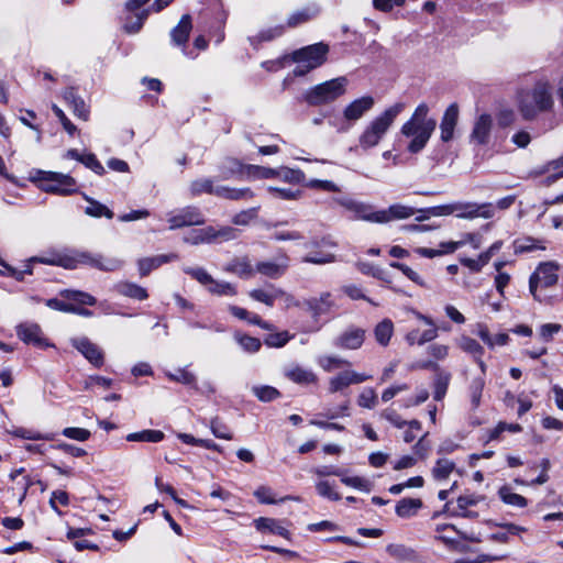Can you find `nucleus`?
<instances>
[{
  "mask_svg": "<svg viewBox=\"0 0 563 563\" xmlns=\"http://www.w3.org/2000/svg\"><path fill=\"white\" fill-rule=\"evenodd\" d=\"M429 107L426 103H420L411 118L401 126V133L410 137L408 151L410 153H419L424 148L432 133L435 130L437 121L429 118Z\"/></svg>",
  "mask_w": 563,
  "mask_h": 563,
  "instance_id": "obj_1",
  "label": "nucleus"
},
{
  "mask_svg": "<svg viewBox=\"0 0 563 563\" xmlns=\"http://www.w3.org/2000/svg\"><path fill=\"white\" fill-rule=\"evenodd\" d=\"M553 98L548 81L540 80L527 90H522L518 99V108L525 120H533L538 114L551 110Z\"/></svg>",
  "mask_w": 563,
  "mask_h": 563,
  "instance_id": "obj_2",
  "label": "nucleus"
},
{
  "mask_svg": "<svg viewBox=\"0 0 563 563\" xmlns=\"http://www.w3.org/2000/svg\"><path fill=\"white\" fill-rule=\"evenodd\" d=\"M405 109V103L397 102L387 108L382 114L375 118L358 137V144L363 150L376 146L388 129L391 126L398 114Z\"/></svg>",
  "mask_w": 563,
  "mask_h": 563,
  "instance_id": "obj_3",
  "label": "nucleus"
},
{
  "mask_svg": "<svg viewBox=\"0 0 563 563\" xmlns=\"http://www.w3.org/2000/svg\"><path fill=\"white\" fill-rule=\"evenodd\" d=\"M346 85L343 76L327 80L306 90L302 100L310 107L329 104L345 93Z\"/></svg>",
  "mask_w": 563,
  "mask_h": 563,
  "instance_id": "obj_4",
  "label": "nucleus"
},
{
  "mask_svg": "<svg viewBox=\"0 0 563 563\" xmlns=\"http://www.w3.org/2000/svg\"><path fill=\"white\" fill-rule=\"evenodd\" d=\"M516 201L515 196H507L497 201L496 205L493 202L477 203V202H454L443 206L415 208L395 203L388 207L386 211H479L481 209L497 208L500 210L509 209Z\"/></svg>",
  "mask_w": 563,
  "mask_h": 563,
  "instance_id": "obj_5",
  "label": "nucleus"
},
{
  "mask_svg": "<svg viewBox=\"0 0 563 563\" xmlns=\"http://www.w3.org/2000/svg\"><path fill=\"white\" fill-rule=\"evenodd\" d=\"M32 179L46 192L70 195L78 189L75 178L63 173L36 169Z\"/></svg>",
  "mask_w": 563,
  "mask_h": 563,
  "instance_id": "obj_6",
  "label": "nucleus"
},
{
  "mask_svg": "<svg viewBox=\"0 0 563 563\" xmlns=\"http://www.w3.org/2000/svg\"><path fill=\"white\" fill-rule=\"evenodd\" d=\"M190 191L195 196L206 192L229 200H240L251 196V192L247 188L238 189L225 186H214L211 178H200L194 180L190 184Z\"/></svg>",
  "mask_w": 563,
  "mask_h": 563,
  "instance_id": "obj_7",
  "label": "nucleus"
},
{
  "mask_svg": "<svg viewBox=\"0 0 563 563\" xmlns=\"http://www.w3.org/2000/svg\"><path fill=\"white\" fill-rule=\"evenodd\" d=\"M374 106V98L364 96L349 103L343 111V120L340 123L330 122L338 132H347L353 122L360 120Z\"/></svg>",
  "mask_w": 563,
  "mask_h": 563,
  "instance_id": "obj_8",
  "label": "nucleus"
},
{
  "mask_svg": "<svg viewBox=\"0 0 563 563\" xmlns=\"http://www.w3.org/2000/svg\"><path fill=\"white\" fill-rule=\"evenodd\" d=\"M558 266L553 262L541 263L529 278V290L536 300L541 301L538 288L552 287L558 283Z\"/></svg>",
  "mask_w": 563,
  "mask_h": 563,
  "instance_id": "obj_9",
  "label": "nucleus"
},
{
  "mask_svg": "<svg viewBox=\"0 0 563 563\" xmlns=\"http://www.w3.org/2000/svg\"><path fill=\"white\" fill-rule=\"evenodd\" d=\"M328 52L329 46L320 42L295 51L291 54V59L295 63H305L312 68H317L325 62Z\"/></svg>",
  "mask_w": 563,
  "mask_h": 563,
  "instance_id": "obj_10",
  "label": "nucleus"
},
{
  "mask_svg": "<svg viewBox=\"0 0 563 563\" xmlns=\"http://www.w3.org/2000/svg\"><path fill=\"white\" fill-rule=\"evenodd\" d=\"M70 343L95 367H101L104 364L102 349L87 336L73 338Z\"/></svg>",
  "mask_w": 563,
  "mask_h": 563,
  "instance_id": "obj_11",
  "label": "nucleus"
},
{
  "mask_svg": "<svg viewBox=\"0 0 563 563\" xmlns=\"http://www.w3.org/2000/svg\"><path fill=\"white\" fill-rule=\"evenodd\" d=\"M16 334L26 344H33L40 349L51 346L43 336L41 327L37 323L24 322L16 327Z\"/></svg>",
  "mask_w": 563,
  "mask_h": 563,
  "instance_id": "obj_12",
  "label": "nucleus"
},
{
  "mask_svg": "<svg viewBox=\"0 0 563 563\" xmlns=\"http://www.w3.org/2000/svg\"><path fill=\"white\" fill-rule=\"evenodd\" d=\"M365 339V330L350 327L334 340V345L340 349L356 350L360 349Z\"/></svg>",
  "mask_w": 563,
  "mask_h": 563,
  "instance_id": "obj_13",
  "label": "nucleus"
},
{
  "mask_svg": "<svg viewBox=\"0 0 563 563\" xmlns=\"http://www.w3.org/2000/svg\"><path fill=\"white\" fill-rule=\"evenodd\" d=\"M81 258H84L85 265L102 272H114L123 266V261L115 257H106L102 254L87 252V254L81 255Z\"/></svg>",
  "mask_w": 563,
  "mask_h": 563,
  "instance_id": "obj_14",
  "label": "nucleus"
},
{
  "mask_svg": "<svg viewBox=\"0 0 563 563\" xmlns=\"http://www.w3.org/2000/svg\"><path fill=\"white\" fill-rule=\"evenodd\" d=\"M178 260L176 253L159 254L150 257H143L137 261L139 274L141 277H145L151 274L152 271L157 269L163 264Z\"/></svg>",
  "mask_w": 563,
  "mask_h": 563,
  "instance_id": "obj_15",
  "label": "nucleus"
},
{
  "mask_svg": "<svg viewBox=\"0 0 563 563\" xmlns=\"http://www.w3.org/2000/svg\"><path fill=\"white\" fill-rule=\"evenodd\" d=\"M457 119L459 107L456 103H452L446 108L440 123L441 140L443 142H450L453 139Z\"/></svg>",
  "mask_w": 563,
  "mask_h": 563,
  "instance_id": "obj_16",
  "label": "nucleus"
},
{
  "mask_svg": "<svg viewBox=\"0 0 563 563\" xmlns=\"http://www.w3.org/2000/svg\"><path fill=\"white\" fill-rule=\"evenodd\" d=\"M288 262L289 260L286 255L280 256L274 262H258L256 264L255 272L269 278H279L287 271L289 265Z\"/></svg>",
  "mask_w": 563,
  "mask_h": 563,
  "instance_id": "obj_17",
  "label": "nucleus"
},
{
  "mask_svg": "<svg viewBox=\"0 0 563 563\" xmlns=\"http://www.w3.org/2000/svg\"><path fill=\"white\" fill-rule=\"evenodd\" d=\"M305 306L311 312L312 317L318 319L320 316L330 312L334 307V301L330 292H323L320 297L305 300Z\"/></svg>",
  "mask_w": 563,
  "mask_h": 563,
  "instance_id": "obj_18",
  "label": "nucleus"
},
{
  "mask_svg": "<svg viewBox=\"0 0 563 563\" xmlns=\"http://www.w3.org/2000/svg\"><path fill=\"white\" fill-rule=\"evenodd\" d=\"M254 526L261 532H269L285 539H290V532L277 519L260 517L254 520Z\"/></svg>",
  "mask_w": 563,
  "mask_h": 563,
  "instance_id": "obj_19",
  "label": "nucleus"
},
{
  "mask_svg": "<svg viewBox=\"0 0 563 563\" xmlns=\"http://www.w3.org/2000/svg\"><path fill=\"white\" fill-rule=\"evenodd\" d=\"M192 29L191 16L184 14L179 23L170 31L172 42L176 46H185Z\"/></svg>",
  "mask_w": 563,
  "mask_h": 563,
  "instance_id": "obj_20",
  "label": "nucleus"
},
{
  "mask_svg": "<svg viewBox=\"0 0 563 563\" xmlns=\"http://www.w3.org/2000/svg\"><path fill=\"white\" fill-rule=\"evenodd\" d=\"M114 290L124 297L135 300H145L148 298L147 290L137 284L130 282H119L114 285Z\"/></svg>",
  "mask_w": 563,
  "mask_h": 563,
  "instance_id": "obj_21",
  "label": "nucleus"
},
{
  "mask_svg": "<svg viewBox=\"0 0 563 563\" xmlns=\"http://www.w3.org/2000/svg\"><path fill=\"white\" fill-rule=\"evenodd\" d=\"M249 295L252 299L263 302L268 307H273L275 300L283 297L285 291L269 285L267 289H253Z\"/></svg>",
  "mask_w": 563,
  "mask_h": 563,
  "instance_id": "obj_22",
  "label": "nucleus"
},
{
  "mask_svg": "<svg viewBox=\"0 0 563 563\" xmlns=\"http://www.w3.org/2000/svg\"><path fill=\"white\" fill-rule=\"evenodd\" d=\"M285 376L299 385H309L317 382V376L312 371L300 366H292L285 369Z\"/></svg>",
  "mask_w": 563,
  "mask_h": 563,
  "instance_id": "obj_23",
  "label": "nucleus"
},
{
  "mask_svg": "<svg viewBox=\"0 0 563 563\" xmlns=\"http://www.w3.org/2000/svg\"><path fill=\"white\" fill-rule=\"evenodd\" d=\"M492 126V119L488 114H482L475 122L472 139L479 144H485L488 141Z\"/></svg>",
  "mask_w": 563,
  "mask_h": 563,
  "instance_id": "obj_24",
  "label": "nucleus"
},
{
  "mask_svg": "<svg viewBox=\"0 0 563 563\" xmlns=\"http://www.w3.org/2000/svg\"><path fill=\"white\" fill-rule=\"evenodd\" d=\"M422 507V500L419 498H402L395 508V511L400 518L413 517Z\"/></svg>",
  "mask_w": 563,
  "mask_h": 563,
  "instance_id": "obj_25",
  "label": "nucleus"
},
{
  "mask_svg": "<svg viewBox=\"0 0 563 563\" xmlns=\"http://www.w3.org/2000/svg\"><path fill=\"white\" fill-rule=\"evenodd\" d=\"M82 254H87V252H75L73 255L59 256L56 261L55 260L49 261V260H44V258H40V260L34 258V261H38L41 263H46V264H56L66 269H74L79 264L85 265V261H84V258H81Z\"/></svg>",
  "mask_w": 563,
  "mask_h": 563,
  "instance_id": "obj_26",
  "label": "nucleus"
},
{
  "mask_svg": "<svg viewBox=\"0 0 563 563\" xmlns=\"http://www.w3.org/2000/svg\"><path fill=\"white\" fill-rule=\"evenodd\" d=\"M496 526L505 529L506 531L492 533L488 537V539L494 542H499V543H507L509 541L510 534L516 536V534H519L520 532L527 531V529L525 527H521V526H518V525H515L511 522L497 523Z\"/></svg>",
  "mask_w": 563,
  "mask_h": 563,
  "instance_id": "obj_27",
  "label": "nucleus"
},
{
  "mask_svg": "<svg viewBox=\"0 0 563 563\" xmlns=\"http://www.w3.org/2000/svg\"><path fill=\"white\" fill-rule=\"evenodd\" d=\"M386 552L394 559L412 562L417 559L416 551L405 544L391 543L386 547Z\"/></svg>",
  "mask_w": 563,
  "mask_h": 563,
  "instance_id": "obj_28",
  "label": "nucleus"
},
{
  "mask_svg": "<svg viewBox=\"0 0 563 563\" xmlns=\"http://www.w3.org/2000/svg\"><path fill=\"white\" fill-rule=\"evenodd\" d=\"M410 214L411 213H356L355 219L367 222L387 223L394 220L406 219Z\"/></svg>",
  "mask_w": 563,
  "mask_h": 563,
  "instance_id": "obj_29",
  "label": "nucleus"
},
{
  "mask_svg": "<svg viewBox=\"0 0 563 563\" xmlns=\"http://www.w3.org/2000/svg\"><path fill=\"white\" fill-rule=\"evenodd\" d=\"M169 229H178L187 225H196L203 222L201 218V213H181L175 217H172L169 220Z\"/></svg>",
  "mask_w": 563,
  "mask_h": 563,
  "instance_id": "obj_30",
  "label": "nucleus"
},
{
  "mask_svg": "<svg viewBox=\"0 0 563 563\" xmlns=\"http://www.w3.org/2000/svg\"><path fill=\"white\" fill-rule=\"evenodd\" d=\"M334 202L336 203V207H341L346 211H369V208L367 206L355 200L347 194L339 192L334 198Z\"/></svg>",
  "mask_w": 563,
  "mask_h": 563,
  "instance_id": "obj_31",
  "label": "nucleus"
},
{
  "mask_svg": "<svg viewBox=\"0 0 563 563\" xmlns=\"http://www.w3.org/2000/svg\"><path fill=\"white\" fill-rule=\"evenodd\" d=\"M164 433L161 430H142L139 432L129 433L126 441L129 442H152L157 443L164 439Z\"/></svg>",
  "mask_w": 563,
  "mask_h": 563,
  "instance_id": "obj_32",
  "label": "nucleus"
},
{
  "mask_svg": "<svg viewBox=\"0 0 563 563\" xmlns=\"http://www.w3.org/2000/svg\"><path fill=\"white\" fill-rule=\"evenodd\" d=\"M498 496L505 504L514 507L523 508L528 505V500L523 496L514 493L507 485L499 488Z\"/></svg>",
  "mask_w": 563,
  "mask_h": 563,
  "instance_id": "obj_33",
  "label": "nucleus"
},
{
  "mask_svg": "<svg viewBox=\"0 0 563 563\" xmlns=\"http://www.w3.org/2000/svg\"><path fill=\"white\" fill-rule=\"evenodd\" d=\"M451 380V374L448 372H439L435 374L433 382V398L440 401L444 398L449 384Z\"/></svg>",
  "mask_w": 563,
  "mask_h": 563,
  "instance_id": "obj_34",
  "label": "nucleus"
},
{
  "mask_svg": "<svg viewBox=\"0 0 563 563\" xmlns=\"http://www.w3.org/2000/svg\"><path fill=\"white\" fill-rule=\"evenodd\" d=\"M227 269L236 274L241 278H250L254 275L255 272L246 257L234 258Z\"/></svg>",
  "mask_w": 563,
  "mask_h": 563,
  "instance_id": "obj_35",
  "label": "nucleus"
},
{
  "mask_svg": "<svg viewBox=\"0 0 563 563\" xmlns=\"http://www.w3.org/2000/svg\"><path fill=\"white\" fill-rule=\"evenodd\" d=\"M459 347L470 354L473 360L478 358V356H483L484 347L475 340L470 336L463 335L457 341Z\"/></svg>",
  "mask_w": 563,
  "mask_h": 563,
  "instance_id": "obj_36",
  "label": "nucleus"
},
{
  "mask_svg": "<svg viewBox=\"0 0 563 563\" xmlns=\"http://www.w3.org/2000/svg\"><path fill=\"white\" fill-rule=\"evenodd\" d=\"M393 331H394L393 322L389 319H384L374 329V334H375L376 341L380 345L386 346L390 341Z\"/></svg>",
  "mask_w": 563,
  "mask_h": 563,
  "instance_id": "obj_37",
  "label": "nucleus"
},
{
  "mask_svg": "<svg viewBox=\"0 0 563 563\" xmlns=\"http://www.w3.org/2000/svg\"><path fill=\"white\" fill-rule=\"evenodd\" d=\"M60 296L67 300L75 301L79 305L93 306L97 302L93 296L80 290L64 289L60 291Z\"/></svg>",
  "mask_w": 563,
  "mask_h": 563,
  "instance_id": "obj_38",
  "label": "nucleus"
},
{
  "mask_svg": "<svg viewBox=\"0 0 563 563\" xmlns=\"http://www.w3.org/2000/svg\"><path fill=\"white\" fill-rule=\"evenodd\" d=\"M234 340L247 353H256L262 346L260 339L240 332L234 334Z\"/></svg>",
  "mask_w": 563,
  "mask_h": 563,
  "instance_id": "obj_39",
  "label": "nucleus"
},
{
  "mask_svg": "<svg viewBox=\"0 0 563 563\" xmlns=\"http://www.w3.org/2000/svg\"><path fill=\"white\" fill-rule=\"evenodd\" d=\"M206 288L210 294L217 296H235L238 294L234 285L227 282H219L213 278Z\"/></svg>",
  "mask_w": 563,
  "mask_h": 563,
  "instance_id": "obj_40",
  "label": "nucleus"
},
{
  "mask_svg": "<svg viewBox=\"0 0 563 563\" xmlns=\"http://www.w3.org/2000/svg\"><path fill=\"white\" fill-rule=\"evenodd\" d=\"M417 223L405 224L400 229L408 232H427L440 227L438 223H427L429 217L423 213L416 218Z\"/></svg>",
  "mask_w": 563,
  "mask_h": 563,
  "instance_id": "obj_41",
  "label": "nucleus"
},
{
  "mask_svg": "<svg viewBox=\"0 0 563 563\" xmlns=\"http://www.w3.org/2000/svg\"><path fill=\"white\" fill-rule=\"evenodd\" d=\"M455 467L454 462L448 459H439L432 470V475L435 479H446Z\"/></svg>",
  "mask_w": 563,
  "mask_h": 563,
  "instance_id": "obj_42",
  "label": "nucleus"
},
{
  "mask_svg": "<svg viewBox=\"0 0 563 563\" xmlns=\"http://www.w3.org/2000/svg\"><path fill=\"white\" fill-rule=\"evenodd\" d=\"M252 393L258 398V400L264 402H269L280 397L279 390L268 385L253 386Z\"/></svg>",
  "mask_w": 563,
  "mask_h": 563,
  "instance_id": "obj_43",
  "label": "nucleus"
},
{
  "mask_svg": "<svg viewBox=\"0 0 563 563\" xmlns=\"http://www.w3.org/2000/svg\"><path fill=\"white\" fill-rule=\"evenodd\" d=\"M341 482L346 486L356 488L365 493H369L373 489V483L369 479L360 476H345L343 474L341 476Z\"/></svg>",
  "mask_w": 563,
  "mask_h": 563,
  "instance_id": "obj_44",
  "label": "nucleus"
},
{
  "mask_svg": "<svg viewBox=\"0 0 563 563\" xmlns=\"http://www.w3.org/2000/svg\"><path fill=\"white\" fill-rule=\"evenodd\" d=\"M284 33V26L277 25L274 27H269L260 32L256 36L250 37V42L252 45H256L261 42L272 41L276 37H279Z\"/></svg>",
  "mask_w": 563,
  "mask_h": 563,
  "instance_id": "obj_45",
  "label": "nucleus"
},
{
  "mask_svg": "<svg viewBox=\"0 0 563 563\" xmlns=\"http://www.w3.org/2000/svg\"><path fill=\"white\" fill-rule=\"evenodd\" d=\"M534 250H544V246H539L537 241L532 238L517 239L514 242V251L516 254L532 252Z\"/></svg>",
  "mask_w": 563,
  "mask_h": 563,
  "instance_id": "obj_46",
  "label": "nucleus"
},
{
  "mask_svg": "<svg viewBox=\"0 0 563 563\" xmlns=\"http://www.w3.org/2000/svg\"><path fill=\"white\" fill-rule=\"evenodd\" d=\"M317 493L329 500L338 501L341 495L334 489V485L329 481H320L316 484Z\"/></svg>",
  "mask_w": 563,
  "mask_h": 563,
  "instance_id": "obj_47",
  "label": "nucleus"
},
{
  "mask_svg": "<svg viewBox=\"0 0 563 563\" xmlns=\"http://www.w3.org/2000/svg\"><path fill=\"white\" fill-rule=\"evenodd\" d=\"M148 16V10H142L136 13L134 19L126 21L123 29L129 34H136L141 31L145 20Z\"/></svg>",
  "mask_w": 563,
  "mask_h": 563,
  "instance_id": "obj_48",
  "label": "nucleus"
},
{
  "mask_svg": "<svg viewBox=\"0 0 563 563\" xmlns=\"http://www.w3.org/2000/svg\"><path fill=\"white\" fill-rule=\"evenodd\" d=\"M277 178L289 184H300L305 179V175L300 169L280 167L278 168Z\"/></svg>",
  "mask_w": 563,
  "mask_h": 563,
  "instance_id": "obj_49",
  "label": "nucleus"
},
{
  "mask_svg": "<svg viewBox=\"0 0 563 563\" xmlns=\"http://www.w3.org/2000/svg\"><path fill=\"white\" fill-rule=\"evenodd\" d=\"M377 402V395L371 387L364 388L357 397V405L362 408L373 409Z\"/></svg>",
  "mask_w": 563,
  "mask_h": 563,
  "instance_id": "obj_50",
  "label": "nucleus"
},
{
  "mask_svg": "<svg viewBox=\"0 0 563 563\" xmlns=\"http://www.w3.org/2000/svg\"><path fill=\"white\" fill-rule=\"evenodd\" d=\"M484 386H485L484 377L474 378L470 385V396H471V401H472V405L474 408H477L481 404V398H482Z\"/></svg>",
  "mask_w": 563,
  "mask_h": 563,
  "instance_id": "obj_51",
  "label": "nucleus"
},
{
  "mask_svg": "<svg viewBox=\"0 0 563 563\" xmlns=\"http://www.w3.org/2000/svg\"><path fill=\"white\" fill-rule=\"evenodd\" d=\"M10 433L16 438L26 439V440H47V441H49V440L54 439L52 434H42L37 431L26 429V428H15Z\"/></svg>",
  "mask_w": 563,
  "mask_h": 563,
  "instance_id": "obj_52",
  "label": "nucleus"
},
{
  "mask_svg": "<svg viewBox=\"0 0 563 563\" xmlns=\"http://www.w3.org/2000/svg\"><path fill=\"white\" fill-rule=\"evenodd\" d=\"M292 338L287 331L268 334L264 343L269 347H283Z\"/></svg>",
  "mask_w": 563,
  "mask_h": 563,
  "instance_id": "obj_53",
  "label": "nucleus"
},
{
  "mask_svg": "<svg viewBox=\"0 0 563 563\" xmlns=\"http://www.w3.org/2000/svg\"><path fill=\"white\" fill-rule=\"evenodd\" d=\"M319 365L325 372H331V371H333L335 368H340V367H343V366H349L350 362L344 360V358L338 357V356H322L319 360Z\"/></svg>",
  "mask_w": 563,
  "mask_h": 563,
  "instance_id": "obj_54",
  "label": "nucleus"
},
{
  "mask_svg": "<svg viewBox=\"0 0 563 563\" xmlns=\"http://www.w3.org/2000/svg\"><path fill=\"white\" fill-rule=\"evenodd\" d=\"M183 271L185 274L190 275L205 287H207V285L210 284L213 278L206 269L201 267H184Z\"/></svg>",
  "mask_w": 563,
  "mask_h": 563,
  "instance_id": "obj_55",
  "label": "nucleus"
},
{
  "mask_svg": "<svg viewBox=\"0 0 563 563\" xmlns=\"http://www.w3.org/2000/svg\"><path fill=\"white\" fill-rule=\"evenodd\" d=\"M351 385L347 372H341L336 376L330 378L329 380V390L330 393H338L343 390L344 388Z\"/></svg>",
  "mask_w": 563,
  "mask_h": 563,
  "instance_id": "obj_56",
  "label": "nucleus"
},
{
  "mask_svg": "<svg viewBox=\"0 0 563 563\" xmlns=\"http://www.w3.org/2000/svg\"><path fill=\"white\" fill-rule=\"evenodd\" d=\"M247 169H249V175H251L255 178H262V179L277 178L278 169L257 166V165H251V166H249Z\"/></svg>",
  "mask_w": 563,
  "mask_h": 563,
  "instance_id": "obj_57",
  "label": "nucleus"
},
{
  "mask_svg": "<svg viewBox=\"0 0 563 563\" xmlns=\"http://www.w3.org/2000/svg\"><path fill=\"white\" fill-rule=\"evenodd\" d=\"M335 256L330 253H320V252H311L307 254L305 257H302L303 263H310V264H328L334 262Z\"/></svg>",
  "mask_w": 563,
  "mask_h": 563,
  "instance_id": "obj_58",
  "label": "nucleus"
},
{
  "mask_svg": "<svg viewBox=\"0 0 563 563\" xmlns=\"http://www.w3.org/2000/svg\"><path fill=\"white\" fill-rule=\"evenodd\" d=\"M268 191L273 198L283 200H295L300 195V190H294L291 188L269 187Z\"/></svg>",
  "mask_w": 563,
  "mask_h": 563,
  "instance_id": "obj_59",
  "label": "nucleus"
},
{
  "mask_svg": "<svg viewBox=\"0 0 563 563\" xmlns=\"http://www.w3.org/2000/svg\"><path fill=\"white\" fill-rule=\"evenodd\" d=\"M391 267H395L402 272L404 275H406L410 280L416 283L417 285L421 287H427L424 280L420 277L418 273H416L413 269H411L406 264L399 263V262H393L390 264Z\"/></svg>",
  "mask_w": 563,
  "mask_h": 563,
  "instance_id": "obj_60",
  "label": "nucleus"
},
{
  "mask_svg": "<svg viewBox=\"0 0 563 563\" xmlns=\"http://www.w3.org/2000/svg\"><path fill=\"white\" fill-rule=\"evenodd\" d=\"M210 429L213 435L218 439H232V433L229 431L228 427L224 423H222L218 418H213L210 421Z\"/></svg>",
  "mask_w": 563,
  "mask_h": 563,
  "instance_id": "obj_61",
  "label": "nucleus"
},
{
  "mask_svg": "<svg viewBox=\"0 0 563 563\" xmlns=\"http://www.w3.org/2000/svg\"><path fill=\"white\" fill-rule=\"evenodd\" d=\"M80 163L84 164L87 168L95 172L97 175L101 176L106 172L102 164L98 161L96 155L92 153L84 154Z\"/></svg>",
  "mask_w": 563,
  "mask_h": 563,
  "instance_id": "obj_62",
  "label": "nucleus"
},
{
  "mask_svg": "<svg viewBox=\"0 0 563 563\" xmlns=\"http://www.w3.org/2000/svg\"><path fill=\"white\" fill-rule=\"evenodd\" d=\"M380 418L390 422L394 427L402 429L406 427L407 421L402 420L400 415L393 408H386L379 413Z\"/></svg>",
  "mask_w": 563,
  "mask_h": 563,
  "instance_id": "obj_63",
  "label": "nucleus"
},
{
  "mask_svg": "<svg viewBox=\"0 0 563 563\" xmlns=\"http://www.w3.org/2000/svg\"><path fill=\"white\" fill-rule=\"evenodd\" d=\"M62 434L68 439L77 440V441H87L91 433L89 430L84 428H75L68 427L62 431Z\"/></svg>",
  "mask_w": 563,
  "mask_h": 563,
  "instance_id": "obj_64",
  "label": "nucleus"
}]
</instances>
